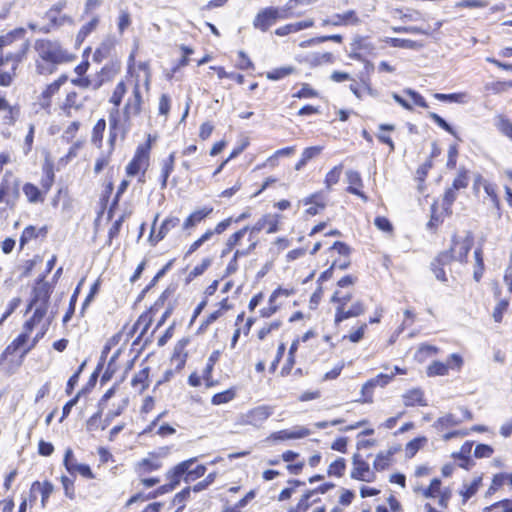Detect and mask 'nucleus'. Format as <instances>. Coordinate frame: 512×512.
Segmentation results:
<instances>
[{"label": "nucleus", "instance_id": "f257e3e1", "mask_svg": "<svg viewBox=\"0 0 512 512\" xmlns=\"http://www.w3.org/2000/svg\"><path fill=\"white\" fill-rule=\"evenodd\" d=\"M135 56L132 53L129 56V73L131 79L127 82H119L111 97L110 102L114 104L116 108L121 104L124 95L131 88V95L127 98L126 103L123 107L122 114L119 113L118 109L115 112H111L109 117L110 124V142L113 143L115 138L120 135L124 138L132 126V119L138 116L141 112L143 103L142 88L147 92L149 90L151 73L149 65L146 62H141L138 65V70L143 73L141 76L139 73H135L133 69Z\"/></svg>", "mask_w": 512, "mask_h": 512}, {"label": "nucleus", "instance_id": "f03ea898", "mask_svg": "<svg viewBox=\"0 0 512 512\" xmlns=\"http://www.w3.org/2000/svg\"><path fill=\"white\" fill-rule=\"evenodd\" d=\"M33 49L35 52V70L39 75H51L59 65L70 63L76 58L58 40L36 39Z\"/></svg>", "mask_w": 512, "mask_h": 512}, {"label": "nucleus", "instance_id": "7ed1b4c3", "mask_svg": "<svg viewBox=\"0 0 512 512\" xmlns=\"http://www.w3.org/2000/svg\"><path fill=\"white\" fill-rule=\"evenodd\" d=\"M30 47L24 28H15L0 35V67L11 65L16 71Z\"/></svg>", "mask_w": 512, "mask_h": 512}, {"label": "nucleus", "instance_id": "20e7f679", "mask_svg": "<svg viewBox=\"0 0 512 512\" xmlns=\"http://www.w3.org/2000/svg\"><path fill=\"white\" fill-rule=\"evenodd\" d=\"M293 0L287 3L286 7H266L260 9L253 20V27L262 32H266L278 20L287 19L289 10L292 8Z\"/></svg>", "mask_w": 512, "mask_h": 512}, {"label": "nucleus", "instance_id": "39448f33", "mask_svg": "<svg viewBox=\"0 0 512 512\" xmlns=\"http://www.w3.org/2000/svg\"><path fill=\"white\" fill-rule=\"evenodd\" d=\"M472 245L473 236L470 232H467L464 237L454 236L450 250L441 253L437 257V261L442 264H448L452 260L463 262L466 260Z\"/></svg>", "mask_w": 512, "mask_h": 512}, {"label": "nucleus", "instance_id": "423d86ee", "mask_svg": "<svg viewBox=\"0 0 512 512\" xmlns=\"http://www.w3.org/2000/svg\"><path fill=\"white\" fill-rule=\"evenodd\" d=\"M32 308L34 309L33 315L24 323L23 329L32 333L35 332L34 335L41 339L46 334L50 325V321L45 319L47 309L42 307Z\"/></svg>", "mask_w": 512, "mask_h": 512}, {"label": "nucleus", "instance_id": "0eeeda50", "mask_svg": "<svg viewBox=\"0 0 512 512\" xmlns=\"http://www.w3.org/2000/svg\"><path fill=\"white\" fill-rule=\"evenodd\" d=\"M416 492L422 494L425 498H437L439 506L445 508L451 498V491L447 487H442L441 481L438 478H434L427 488L419 487L415 488Z\"/></svg>", "mask_w": 512, "mask_h": 512}, {"label": "nucleus", "instance_id": "6e6552de", "mask_svg": "<svg viewBox=\"0 0 512 512\" xmlns=\"http://www.w3.org/2000/svg\"><path fill=\"white\" fill-rule=\"evenodd\" d=\"M44 17L48 20L47 24L40 26L36 22L30 21L27 24L28 28L34 32L48 34L51 31L63 26L65 23L73 22L71 17L67 15H59L53 12L51 9L46 11Z\"/></svg>", "mask_w": 512, "mask_h": 512}, {"label": "nucleus", "instance_id": "1a4fd4ad", "mask_svg": "<svg viewBox=\"0 0 512 512\" xmlns=\"http://www.w3.org/2000/svg\"><path fill=\"white\" fill-rule=\"evenodd\" d=\"M281 216L278 214H265L251 227H249V241L256 240V235L262 231L266 230L267 233L272 234L276 233L279 230V222Z\"/></svg>", "mask_w": 512, "mask_h": 512}, {"label": "nucleus", "instance_id": "9d476101", "mask_svg": "<svg viewBox=\"0 0 512 512\" xmlns=\"http://www.w3.org/2000/svg\"><path fill=\"white\" fill-rule=\"evenodd\" d=\"M31 335V331H25L22 328L21 334L6 347V353L15 354L17 352H21V356L26 355L40 340L37 336Z\"/></svg>", "mask_w": 512, "mask_h": 512}, {"label": "nucleus", "instance_id": "9b49d317", "mask_svg": "<svg viewBox=\"0 0 512 512\" xmlns=\"http://www.w3.org/2000/svg\"><path fill=\"white\" fill-rule=\"evenodd\" d=\"M150 141L137 148L132 161L127 165L126 172L129 176L137 175L141 170L146 169L149 161Z\"/></svg>", "mask_w": 512, "mask_h": 512}, {"label": "nucleus", "instance_id": "f8f14e48", "mask_svg": "<svg viewBox=\"0 0 512 512\" xmlns=\"http://www.w3.org/2000/svg\"><path fill=\"white\" fill-rule=\"evenodd\" d=\"M272 408L266 405L255 407L241 415V423L258 427L272 414Z\"/></svg>", "mask_w": 512, "mask_h": 512}, {"label": "nucleus", "instance_id": "ddd939ff", "mask_svg": "<svg viewBox=\"0 0 512 512\" xmlns=\"http://www.w3.org/2000/svg\"><path fill=\"white\" fill-rule=\"evenodd\" d=\"M351 478L364 482H372L375 479V472L369 464L362 460L359 455H354L352 462Z\"/></svg>", "mask_w": 512, "mask_h": 512}, {"label": "nucleus", "instance_id": "4468645a", "mask_svg": "<svg viewBox=\"0 0 512 512\" xmlns=\"http://www.w3.org/2000/svg\"><path fill=\"white\" fill-rule=\"evenodd\" d=\"M311 434V430L304 426H294L290 429H284L280 431L273 432L267 440L271 441H286V440H295L302 439Z\"/></svg>", "mask_w": 512, "mask_h": 512}, {"label": "nucleus", "instance_id": "2eb2a0df", "mask_svg": "<svg viewBox=\"0 0 512 512\" xmlns=\"http://www.w3.org/2000/svg\"><path fill=\"white\" fill-rule=\"evenodd\" d=\"M158 217H159V215L157 214L154 218L152 230H151L150 237H149L150 241L153 244H156L159 241H161L172 229L177 227L180 223V219L178 217L169 216L162 222V224L159 228V231L157 233H155L154 229H155V225L158 220Z\"/></svg>", "mask_w": 512, "mask_h": 512}, {"label": "nucleus", "instance_id": "dca6fc26", "mask_svg": "<svg viewBox=\"0 0 512 512\" xmlns=\"http://www.w3.org/2000/svg\"><path fill=\"white\" fill-rule=\"evenodd\" d=\"M43 275L37 282L34 288V297L30 303V307H42L48 308V300L50 297L51 288L50 285L44 280Z\"/></svg>", "mask_w": 512, "mask_h": 512}, {"label": "nucleus", "instance_id": "f3484780", "mask_svg": "<svg viewBox=\"0 0 512 512\" xmlns=\"http://www.w3.org/2000/svg\"><path fill=\"white\" fill-rule=\"evenodd\" d=\"M0 112H3V124L13 126L19 118L20 107L17 105H10L8 100L4 96L0 95Z\"/></svg>", "mask_w": 512, "mask_h": 512}, {"label": "nucleus", "instance_id": "a211bd4d", "mask_svg": "<svg viewBox=\"0 0 512 512\" xmlns=\"http://www.w3.org/2000/svg\"><path fill=\"white\" fill-rule=\"evenodd\" d=\"M67 81L65 75L60 76L57 80L47 85L39 96L40 105L44 108L49 107L52 97L57 94L60 87Z\"/></svg>", "mask_w": 512, "mask_h": 512}, {"label": "nucleus", "instance_id": "6ab92c4d", "mask_svg": "<svg viewBox=\"0 0 512 512\" xmlns=\"http://www.w3.org/2000/svg\"><path fill=\"white\" fill-rule=\"evenodd\" d=\"M364 312V305L361 301L354 302L349 309L346 307L337 306L335 313V322L339 323L348 318L357 317Z\"/></svg>", "mask_w": 512, "mask_h": 512}, {"label": "nucleus", "instance_id": "aec40b11", "mask_svg": "<svg viewBox=\"0 0 512 512\" xmlns=\"http://www.w3.org/2000/svg\"><path fill=\"white\" fill-rule=\"evenodd\" d=\"M304 205H310L306 210L308 215L314 216L322 211L326 206V199L322 192L312 194L301 200Z\"/></svg>", "mask_w": 512, "mask_h": 512}, {"label": "nucleus", "instance_id": "412c9836", "mask_svg": "<svg viewBox=\"0 0 512 512\" xmlns=\"http://www.w3.org/2000/svg\"><path fill=\"white\" fill-rule=\"evenodd\" d=\"M346 177L349 184L347 188L348 192L361 197L364 201H367L366 195L360 190L363 186L360 174L356 171L348 170L346 172Z\"/></svg>", "mask_w": 512, "mask_h": 512}, {"label": "nucleus", "instance_id": "4be33fe9", "mask_svg": "<svg viewBox=\"0 0 512 512\" xmlns=\"http://www.w3.org/2000/svg\"><path fill=\"white\" fill-rule=\"evenodd\" d=\"M196 461V458H190L176 465L171 471L167 473V478L176 487L180 483L182 475L186 474L187 470Z\"/></svg>", "mask_w": 512, "mask_h": 512}, {"label": "nucleus", "instance_id": "5701e85b", "mask_svg": "<svg viewBox=\"0 0 512 512\" xmlns=\"http://www.w3.org/2000/svg\"><path fill=\"white\" fill-rule=\"evenodd\" d=\"M212 210L213 209L211 207H204L202 209L194 211L183 222V229L189 230L195 227L198 223L205 219L212 212Z\"/></svg>", "mask_w": 512, "mask_h": 512}, {"label": "nucleus", "instance_id": "b1692460", "mask_svg": "<svg viewBox=\"0 0 512 512\" xmlns=\"http://www.w3.org/2000/svg\"><path fill=\"white\" fill-rule=\"evenodd\" d=\"M36 491L40 492L41 506H42V508H45L50 495L54 491V486L52 485V483H50L48 481H44V482L35 481L31 486V492H36Z\"/></svg>", "mask_w": 512, "mask_h": 512}, {"label": "nucleus", "instance_id": "393cba45", "mask_svg": "<svg viewBox=\"0 0 512 512\" xmlns=\"http://www.w3.org/2000/svg\"><path fill=\"white\" fill-rule=\"evenodd\" d=\"M404 405L407 407H413L416 405L426 406L423 392L420 389H412L407 391L402 396Z\"/></svg>", "mask_w": 512, "mask_h": 512}, {"label": "nucleus", "instance_id": "a878e982", "mask_svg": "<svg viewBox=\"0 0 512 512\" xmlns=\"http://www.w3.org/2000/svg\"><path fill=\"white\" fill-rule=\"evenodd\" d=\"M161 461L158 457L152 456L149 458L142 459L136 464V471L139 474H147L155 471L161 467Z\"/></svg>", "mask_w": 512, "mask_h": 512}, {"label": "nucleus", "instance_id": "bb28decb", "mask_svg": "<svg viewBox=\"0 0 512 512\" xmlns=\"http://www.w3.org/2000/svg\"><path fill=\"white\" fill-rule=\"evenodd\" d=\"M462 422H463V419L457 417L453 413H448V414H445L442 417H439L434 422V427L437 430H441L442 431V430H446V429H449L451 427L457 426V425L461 424Z\"/></svg>", "mask_w": 512, "mask_h": 512}, {"label": "nucleus", "instance_id": "cd10ccee", "mask_svg": "<svg viewBox=\"0 0 512 512\" xmlns=\"http://www.w3.org/2000/svg\"><path fill=\"white\" fill-rule=\"evenodd\" d=\"M23 193L26 196L29 203H42L44 201V192H42L37 186L31 183H26L23 186Z\"/></svg>", "mask_w": 512, "mask_h": 512}, {"label": "nucleus", "instance_id": "c85d7f7f", "mask_svg": "<svg viewBox=\"0 0 512 512\" xmlns=\"http://www.w3.org/2000/svg\"><path fill=\"white\" fill-rule=\"evenodd\" d=\"M305 61L311 66H319L326 63H332L333 55L330 52L311 53L306 56Z\"/></svg>", "mask_w": 512, "mask_h": 512}, {"label": "nucleus", "instance_id": "c756f323", "mask_svg": "<svg viewBox=\"0 0 512 512\" xmlns=\"http://www.w3.org/2000/svg\"><path fill=\"white\" fill-rule=\"evenodd\" d=\"M66 469L72 475L78 473L87 479L95 478L94 473L88 465L77 463L75 460L68 467H66Z\"/></svg>", "mask_w": 512, "mask_h": 512}, {"label": "nucleus", "instance_id": "7c9ffc66", "mask_svg": "<svg viewBox=\"0 0 512 512\" xmlns=\"http://www.w3.org/2000/svg\"><path fill=\"white\" fill-rule=\"evenodd\" d=\"M434 97L440 101L455 102L460 104H465L469 100V95L466 92L451 94L436 93Z\"/></svg>", "mask_w": 512, "mask_h": 512}, {"label": "nucleus", "instance_id": "2f4dec72", "mask_svg": "<svg viewBox=\"0 0 512 512\" xmlns=\"http://www.w3.org/2000/svg\"><path fill=\"white\" fill-rule=\"evenodd\" d=\"M256 246H257V241H252V243H250L249 247L246 250L237 249L234 253L232 260L230 261V263L227 266V272L229 274L234 273L237 270V259L239 257L248 255L251 251H253L256 248Z\"/></svg>", "mask_w": 512, "mask_h": 512}, {"label": "nucleus", "instance_id": "473e14b6", "mask_svg": "<svg viewBox=\"0 0 512 512\" xmlns=\"http://www.w3.org/2000/svg\"><path fill=\"white\" fill-rule=\"evenodd\" d=\"M99 24V17L94 16L88 23L84 24L81 29L79 30L76 41L81 43L84 41V39L93 32Z\"/></svg>", "mask_w": 512, "mask_h": 512}, {"label": "nucleus", "instance_id": "72a5a7b5", "mask_svg": "<svg viewBox=\"0 0 512 512\" xmlns=\"http://www.w3.org/2000/svg\"><path fill=\"white\" fill-rule=\"evenodd\" d=\"M294 71H295V68L292 66L279 67V68H275L271 71H268L266 73V77L269 80L277 81L286 76L293 74Z\"/></svg>", "mask_w": 512, "mask_h": 512}, {"label": "nucleus", "instance_id": "f704fd0d", "mask_svg": "<svg viewBox=\"0 0 512 512\" xmlns=\"http://www.w3.org/2000/svg\"><path fill=\"white\" fill-rule=\"evenodd\" d=\"M497 129L512 140V123L503 115H498L495 119Z\"/></svg>", "mask_w": 512, "mask_h": 512}, {"label": "nucleus", "instance_id": "c9c22d12", "mask_svg": "<svg viewBox=\"0 0 512 512\" xmlns=\"http://www.w3.org/2000/svg\"><path fill=\"white\" fill-rule=\"evenodd\" d=\"M449 372V366L440 361H434L427 367L428 376H445Z\"/></svg>", "mask_w": 512, "mask_h": 512}, {"label": "nucleus", "instance_id": "e433bc0d", "mask_svg": "<svg viewBox=\"0 0 512 512\" xmlns=\"http://www.w3.org/2000/svg\"><path fill=\"white\" fill-rule=\"evenodd\" d=\"M44 178L41 180V186L44 193H47L54 183V170L52 164H46L43 167Z\"/></svg>", "mask_w": 512, "mask_h": 512}, {"label": "nucleus", "instance_id": "4c0bfd02", "mask_svg": "<svg viewBox=\"0 0 512 512\" xmlns=\"http://www.w3.org/2000/svg\"><path fill=\"white\" fill-rule=\"evenodd\" d=\"M106 128V122L104 119H99L93 127L91 141L97 146L102 143L103 133Z\"/></svg>", "mask_w": 512, "mask_h": 512}, {"label": "nucleus", "instance_id": "58836bf2", "mask_svg": "<svg viewBox=\"0 0 512 512\" xmlns=\"http://www.w3.org/2000/svg\"><path fill=\"white\" fill-rule=\"evenodd\" d=\"M352 293L350 291H343L338 289L334 292L331 301L336 303L337 306L346 307L347 303L350 302Z\"/></svg>", "mask_w": 512, "mask_h": 512}, {"label": "nucleus", "instance_id": "ea45409f", "mask_svg": "<svg viewBox=\"0 0 512 512\" xmlns=\"http://www.w3.org/2000/svg\"><path fill=\"white\" fill-rule=\"evenodd\" d=\"M234 397H235V390L228 389L226 391L215 394L212 397L211 402L214 405H221V404L230 402L231 400L234 399Z\"/></svg>", "mask_w": 512, "mask_h": 512}, {"label": "nucleus", "instance_id": "a19ab883", "mask_svg": "<svg viewBox=\"0 0 512 512\" xmlns=\"http://www.w3.org/2000/svg\"><path fill=\"white\" fill-rule=\"evenodd\" d=\"M425 437L415 438L408 442L405 447V453L408 457H413L418 450L426 443Z\"/></svg>", "mask_w": 512, "mask_h": 512}, {"label": "nucleus", "instance_id": "79ce46f5", "mask_svg": "<svg viewBox=\"0 0 512 512\" xmlns=\"http://www.w3.org/2000/svg\"><path fill=\"white\" fill-rule=\"evenodd\" d=\"M346 463L344 458H338L328 467V475L340 477L344 474Z\"/></svg>", "mask_w": 512, "mask_h": 512}, {"label": "nucleus", "instance_id": "37998d69", "mask_svg": "<svg viewBox=\"0 0 512 512\" xmlns=\"http://www.w3.org/2000/svg\"><path fill=\"white\" fill-rule=\"evenodd\" d=\"M131 22L130 13L126 9H121L117 20L119 34H123L124 31L131 25Z\"/></svg>", "mask_w": 512, "mask_h": 512}, {"label": "nucleus", "instance_id": "c03bdc74", "mask_svg": "<svg viewBox=\"0 0 512 512\" xmlns=\"http://www.w3.org/2000/svg\"><path fill=\"white\" fill-rule=\"evenodd\" d=\"M341 172L342 166H335L326 174L325 185L328 190L339 181Z\"/></svg>", "mask_w": 512, "mask_h": 512}, {"label": "nucleus", "instance_id": "a18cd8bd", "mask_svg": "<svg viewBox=\"0 0 512 512\" xmlns=\"http://www.w3.org/2000/svg\"><path fill=\"white\" fill-rule=\"evenodd\" d=\"M373 390H374L373 383H371L370 380H368L362 386V389H361L362 398L357 401L361 402V403H371L373 401Z\"/></svg>", "mask_w": 512, "mask_h": 512}, {"label": "nucleus", "instance_id": "49530a36", "mask_svg": "<svg viewBox=\"0 0 512 512\" xmlns=\"http://www.w3.org/2000/svg\"><path fill=\"white\" fill-rule=\"evenodd\" d=\"M393 378H394L393 372L380 373L376 377L370 379V382L373 383L374 388L377 386L384 387L387 384H389Z\"/></svg>", "mask_w": 512, "mask_h": 512}, {"label": "nucleus", "instance_id": "de8ad7c7", "mask_svg": "<svg viewBox=\"0 0 512 512\" xmlns=\"http://www.w3.org/2000/svg\"><path fill=\"white\" fill-rule=\"evenodd\" d=\"M481 479L476 478L470 484L464 485L463 490L461 491L462 496L465 500L471 498L478 490L480 486Z\"/></svg>", "mask_w": 512, "mask_h": 512}, {"label": "nucleus", "instance_id": "09e8293b", "mask_svg": "<svg viewBox=\"0 0 512 512\" xmlns=\"http://www.w3.org/2000/svg\"><path fill=\"white\" fill-rule=\"evenodd\" d=\"M249 231V226H245L239 231L233 233L227 240L226 245L229 249H233L236 245L239 244L240 240L244 237V235Z\"/></svg>", "mask_w": 512, "mask_h": 512}, {"label": "nucleus", "instance_id": "8fccbe9b", "mask_svg": "<svg viewBox=\"0 0 512 512\" xmlns=\"http://www.w3.org/2000/svg\"><path fill=\"white\" fill-rule=\"evenodd\" d=\"M38 236L37 230L34 226H27L20 237V248H23L26 243Z\"/></svg>", "mask_w": 512, "mask_h": 512}, {"label": "nucleus", "instance_id": "3c124183", "mask_svg": "<svg viewBox=\"0 0 512 512\" xmlns=\"http://www.w3.org/2000/svg\"><path fill=\"white\" fill-rule=\"evenodd\" d=\"M290 246V241L287 238H277L270 248V252L273 255H278L283 250L287 249Z\"/></svg>", "mask_w": 512, "mask_h": 512}, {"label": "nucleus", "instance_id": "603ef678", "mask_svg": "<svg viewBox=\"0 0 512 512\" xmlns=\"http://www.w3.org/2000/svg\"><path fill=\"white\" fill-rule=\"evenodd\" d=\"M390 455L379 453L373 462L374 469L377 471L385 470L389 466Z\"/></svg>", "mask_w": 512, "mask_h": 512}, {"label": "nucleus", "instance_id": "864d4df0", "mask_svg": "<svg viewBox=\"0 0 512 512\" xmlns=\"http://www.w3.org/2000/svg\"><path fill=\"white\" fill-rule=\"evenodd\" d=\"M206 472V467L204 465H198L195 469L190 470V468L186 472V476L184 478L185 482L189 483L191 481H195L196 479L202 477Z\"/></svg>", "mask_w": 512, "mask_h": 512}, {"label": "nucleus", "instance_id": "5fc2aeb1", "mask_svg": "<svg viewBox=\"0 0 512 512\" xmlns=\"http://www.w3.org/2000/svg\"><path fill=\"white\" fill-rule=\"evenodd\" d=\"M80 128V122L78 121H73L71 122L64 130L63 132V138L67 141V142H70L72 141L75 136H76V133L78 132Z\"/></svg>", "mask_w": 512, "mask_h": 512}, {"label": "nucleus", "instance_id": "6e6d98bb", "mask_svg": "<svg viewBox=\"0 0 512 512\" xmlns=\"http://www.w3.org/2000/svg\"><path fill=\"white\" fill-rule=\"evenodd\" d=\"M281 326L280 321H273L265 324L258 332V338L260 340L265 339L272 331L278 330Z\"/></svg>", "mask_w": 512, "mask_h": 512}, {"label": "nucleus", "instance_id": "4d7b16f0", "mask_svg": "<svg viewBox=\"0 0 512 512\" xmlns=\"http://www.w3.org/2000/svg\"><path fill=\"white\" fill-rule=\"evenodd\" d=\"M392 46L393 47H399V48H405V49H417L420 47L417 42L410 40V39H400V38H393L392 39Z\"/></svg>", "mask_w": 512, "mask_h": 512}, {"label": "nucleus", "instance_id": "13d9d810", "mask_svg": "<svg viewBox=\"0 0 512 512\" xmlns=\"http://www.w3.org/2000/svg\"><path fill=\"white\" fill-rule=\"evenodd\" d=\"M439 349L436 346L423 344L419 347L417 352V357L420 360H423L425 357L432 356L437 354Z\"/></svg>", "mask_w": 512, "mask_h": 512}, {"label": "nucleus", "instance_id": "bf43d9fd", "mask_svg": "<svg viewBox=\"0 0 512 512\" xmlns=\"http://www.w3.org/2000/svg\"><path fill=\"white\" fill-rule=\"evenodd\" d=\"M61 483L64 488L65 495L69 499H74V497H75L74 480L68 478L67 476H62Z\"/></svg>", "mask_w": 512, "mask_h": 512}, {"label": "nucleus", "instance_id": "052dcab7", "mask_svg": "<svg viewBox=\"0 0 512 512\" xmlns=\"http://www.w3.org/2000/svg\"><path fill=\"white\" fill-rule=\"evenodd\" d=\"M468 185V176L465 170H460L457 177L454 179L452 187L455 190H459L467 187Z\"/></svg>", "mask_w": 512, "mask_h": 512}, {"label": "nucleus", "instance_id": "680f3d73", "mask_svg": "<svg viewBox=\"0 0 512 512\" xmlns=\"http://www.w3.org/2000/svg\"><path fill=\"white\" fill-rule=\"evenodd\" d=\"M403 92L406 95H408L416 105H418L422 108H428V104H427L426 100L418 92H416L410 88L405 89Z\"/></svg>", "mask_w": 512, "mask_h": 512}, {"label": "nucleus", "instance_id": "e2e57ef3", "mask_svg": "<svg viewBox=\"0 0 512 512\" xmlns=\"http://www.w3.org/2000/svg\"><path fill=\"white\" fill-rule=\"evenodd\" d=\"M374 224L379 230H381L383 232L392 233V231H393V226H392L391 222L385 217H381V216L376 217L374 220Z\"/></svg>", "mask_w": 512, "mask_h": 512}, {"label": "nucleus", "instance_id": "0e129e2a", "mask_svg": "<svg viewBox=\"0 0 512 512\" xmlns=\"http://www.w3.org/2000/svg\"><path fill=\"white\" fill-rule=\"evenodd\" d=\"M494 450L486 444H479L475 447L474 455L477 458H488L493 454Z\"/></svg>", "mask_w": 512, "mask_h": 512}, {"label": "nucleus", "instance_id": "69168bd1", "mask_svg": "<svg viewBox=\"0 0 512 512\" xmlns=\"http://www.w3.org/2000/svg\"><path fill=\"white\" fill-rule=\"evenodd\" d=\"M429 117L442 129L447 131L448 133L455 135V131L453 128L438 114L431 112L429 113Z\"/></svg>", "mask_w": 512, "mask_h": 512}, {"label": "nucleus", "instance_id": "338daca9", "mask_svg": "<svg viewBox=\"0 0 512 512\" xmlns=\"http://www.w3.org/2000/svg\"><path fill=\"white\" fill-rule=\"evenodd\" d=\"M321 151V146H312L305 148L304 151L302 152L301 158L307 163L309 160L318 156L321 153Z\"/></svg>", "mask_w": 512, "mask_h": 512}, {"label": "nucleus", "instance_id": "774afa93", "mask_svg": "<svg viewBox=\"0 0 512 512\" xmlns=\"http://www.w3.org/2000/svg\"><path fill=\"white\" fill-rule=\"evenodd\" d=\"M318 93L312 89L308 84H303L302 88L293 95L295 98H313L316 97Z\"/></svg>", "mask_w": 512, "mask_h": 512}]
</instances>
